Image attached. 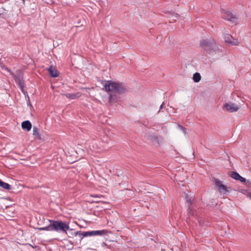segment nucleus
Wrapping results in <instances>:
<instances>
[{
  "label": "nucleus",
  "instance_id": "obj_1",
  "mask_svg": "<svg viewBox=\"0 0 251 251\" xmlns=\"http://www.w3.org/2000/svg\"><path fill=\"white\" fill-rule=\"evenodd\" d=\"M50 225L48 226L39 228L40 230L55 231L62 232L67 234V230L72 232L73 229H70L69 225L61 221L49 220Z\"/></svg>",
  "mask_w": 251,
  "mask_h": 251
},
{
  "label": "nucleus",
  "instance_id": "obj_2",
  "mask_svg": "<svg viewBox=\"0 0 251 251\" xmlns=\"http://www.w3.org/2000/svg\"><path fill=\"white\" fill-rule=\"evenodd\" d=\"M103 86V89L106 92H112L119 94L124 93L126 91V88L123 83L111 80L106 81Z\"/></svg>",
  "mask_w": 251,
  "mask_h": 251
},
{
  "label": "nucleus",
  "instance_id": "obj_3",
  "mask_svg": "<svg viewBox=\"0 0 251 251\" xmlns=\"http://www.w3.org/2000/svg\"><path fill=\"white\" fill-rule=\"evenodd\" d=\"M201 47L208 53L219 49L218 45L213 38H210L201 40L200 42Z\"/></svg>",
  "mask_w": 251,
  "mask_h": 251
},
{
  "label": "nucleus",
  "instance_id": "obj_4",
  "mask_svg": "<svg viewBox=\"0 0 251 251\" xmlns=\"http://www.w3.org/2000/svg\"><path fill=\"white\" fill-rule=\"evenodd\" d=\"M12 75L15 81L18 84L21 90L23 91L25 87V81L22 72L20 70H18L16 71L15 74H13Z\"/></svg>",
  "mask_w": 251,
  "mask_h": 251
},
{
  "label": "nucleus",
  "instance_id": "obj_5",
  "mask_svg": "<svg viewBox=\"0 0 251 251\" xmlns=\"http://www.w3.org/2000/svg\"><path fill=\"white\" fill-rule=\"evenodd\" d=\"M215 185L218 188L219 191L221 193H223L224 194H226L227 192H229V190L230 189V187H228L226 185L223 184L222 183V181L218 179L215 180Z\"/></svg>",
  "mask_w": 251,
  "mask_h": 251
},
{
  "label": "nucleus",
  "instance_id": "obj_6",
  "mask_svg": "<svg viewBox=\"0 0 251 251\" xmlns=\"http://www.w3.org/2000/svg\"><path fill=\"white\" fill-rule=\"evenodd\" d=\"M223 108L229 112H234L238 111L239 106L232 102L226 103L224 105Z\"/></svg>",
  "mask_w": 251,
  "mask_h": 251
},
{
  "label": "nucleus",
  "instance_id": "obj_7",
  "mask_svg": "<svg viewBox=\"0 0 251 251\" xmlns=\"http://www.w3.org/2000/svg\"><path fill=\"white\" fill-rule=\"evenodd\" d=\"M222 17L223 18L227 21H230L233 23L235 24L237 23V18L229 11L225 12L222 15Z\"/></svg>",
  "mask_w": 251,
  "mask_h": 251
},
{
  "label": "nucleus",
  "instance_id": "obj_8",
  "mask_svg": "<svg viewBox=\"0 0 251 251\" xmlns=\"http://www.w3.org/2000/svg\"><path fill=\"white\" fill-rule=\"evenodd\" d=\"M72 235L73 234V233H71ZM74 235L75 236H78L80 239H82L83 237L89 236H93V231H78L75 232L74 233Z\"/></svg>",
  "mask_w": 251,
  "mask_h": 251
},
{
  "label": "nucleus",
  "instance_id": "obj_9",
  "mask_svg": "<svg viewBox=\"0 0 251 251\" xmlns=\"http://www.w3.org/2000/svg\"><path fill=\"white\" fill-rule=\"evenodd\" d=\"M225 41L231 45H237L238 44L237 39H234L229 34H226L224 36Z\"/></svg>",
  "mask_w": 251,
  "mask_h": 251
},
{
  "label": "nucleus",
  "instance_id": "obj_10",
  "mask_svg": "<svg viewBox=\"0 0 251 251\" xmlns=\"http://www.w3.org/2000/svg\"><path fill=\"white\" fill-rule=\"evenodd\" d=\"M229 175L231 178H234L235 180H239L241 182L246 181V178L241 176L238 173L236 172H230Z\"/></svg>",
  "mask_w": 251,
  "mask_h": 251
},
{
  "label": "nucleus",
  "instance_id": "obj_11",
  "mask_svg": "<svg viewBox=\"0 0 251 251\" xmlns=\"http://www.w3.org/2000/svg\"><path fill=\"white\" fill-rule=\"evenodd\" d=\"M48 71L49 72L50 75L52 77H55L58 76L59 75V73L57 70L52 66H51L49 69H48Z\"/></svg>",
  "mask_w": 251,
  "mask_h": 251
},
{
  "label": "nucleus",
  "instance_id": "obj_12",
  "mask_svg": "<svg viewBox=\"0 0 251 251\" xmlns=\"http://www.w3.org/2000/svg\"><path fill=\"white\" fill-rule=\"evenodd\" d=\"M22 127L23 129H25L27 131H29L31 129L32 125L29 121H28V120L22 122Z\"/></svg>",
  "mask_w": 251,
  "mask_h": 251
},
{
  "label": "nucleus",
  "instance_id": "obj_13",
  "mask_svg": "<svg viewBox=\"0 0 251 251\" xmlns=\"http://www.w3.org/2000/svg\"><path fill=\"white\" fill-rule=\"evenodd\" d=\"M66 96L68 98L71 99H75L80 97L81 93L79 92H77L76 93H69L67 94Z\"/></svg>",
  "mask_w": 251,
  "mask_h": 251
},
{
  "label": "nucleus",
  "instance_id": "obj_14",
  "mask_svg": "<svg viewBox=\"0 0 251 251\" xmlns=\"http://www.w3.org/2000/svg\"><path fill=\"white\" fill-rule=\"evenodd\" d=\"M146 138L152 142H158V137L153 134H146Z\"/></svg>",
  "mask_w": 251,
  "mask_h": 251
},
{
  "label": "nucleus",
  "instance_id": "obj_15",
  "mask_svg": "<svg viewBox=\"0 0 251 251\" xmlns=\"http://www.w3.org/2000/svg\"><path fill=\"white\" fill-rule=\"evenodd\" d=\"M0 187L6 190H10L11 186L7 183L4 182L0 179Z\"/></svg>",
  "mask_w": 251,
  "mask_h": 251
},
{
  "label": "nucleus",
  "instance_id": "obj_16",
  "mask_svg": "<svg viewBox=\"0 0 251 251\" xmlns=\"http://www.w3.org/2000/svg\"><path fill=\"white\" fill-rule=\"evenodd\" d=\"M107 233V230L103 229L100 230H93V236L103 235Z\"/></svg>",
  "mask_w": 251,
  "mask_h": 251
},
{
  "label": "nucleus",
  "instance_id": "obj_17",
  "mask_svg": "<svg viewBox=\"0 0 251 251\" xmlns=\"http://www.w3.org/2000/svg\"><path fill=\"white\" fill-rule=\"evenodd\" d=\"M0 17L4 19H6L8 17L7 12L3 7L0 8Z\"/></svg>",
  "mask_w": 251,
  "mask_h": 251
},
{
  "label": "nucleus",
  "instance_id": "obj_18",
  "mask_svg": "<svg viewBox=\"0 0 251 251\" xmlns=\"http://www.w3.org/2000/svg\"><path fill=\"white\" fill-rule=\"evenodd\" d=\"M33 134L34 136H36L37 138V139L40 140L41 139V137L40 136V134L39 133V131L38 130V129L37 127L34 126L33 127Z\"/></svg>",
  "mask_w": 251,
  "mask_h": 251
},
{
  "label": "nucleus",
  "instance_id": "obj_19",
  "mask_svg": "<svg viewBox=\"0 0 251 251\" xmlns=\"http://www.w3.org/2000/svg\"><path fill=\"white\" fill-rule=\"evenodd\" d=\"M193 79L195 82H199L201 79V76L200 73H195L193 75Z\"/></svg>",
  "mask_w": 251,
  "mask_h": 251
},
{
  "label": "nucleus",
  "instance_id": "obj_20",
  "mask_svg": "<svg viewBox=\"0 0 251 251\" xmlns=\"http://www.w3.org/2000/svg\"><path fill=\"white\" fill-rule=\"evenodd\" d=\"M191 205V202L190 201L189 205H188V214L189 216L194 215V212L190 208Z\"/></svg>",
  "mask_w": 251,
  "mask_h": 251
},
{
  "label": "nucleus",
  "instance_id": "obj_21",
  "mask_svg": "<svg viewBox=\"0 0 251 251\" xmlns=\"http://www.w3.org/2000/svg\"><path fill=\"white\" fill-rule=\"evenodd\" d=\"M109 101L110 103L114 102L116 101L115 96L114 95H110Z\"/></svg>",
  "mask_w": 251,
  "mask_h": 251
},
{
  "label": "nucleus",
  "instance_id": "obj_22",
  "mask_svg": "<svg viewBox=\"0 0 251 251\" xmlns=\"http://www.w3.org/2000/svg\"><path fill=\"white\" fill-rule=\"evenodd\" d=\"M178 127H179V128L182 130L183 131V132L185 134L187 132H186V128L185 127H184V126L180 125H178Z\"/></svg>",
  "mask_w": 251,
  "mask_h": 251
},
{
  "label": "nucleus",
  "instance_id": "obj_23",
  "mask_svg": "<svg viewBox=\"0 0 251 251\" xmlns=\"http://www.w3.org/2000/svg\"><path fill=\"white\" fill-rule=\"evenodd\" d=\"M243 182L247 186L251 187V181L249 180H246V181Z\"/></svg>",
  "mask_w": 251,
  "mask_h": 251
},
{
  "label": "nucleus",
  "instance_id": "obj_24",
  "mask_svg": "<svg viewBox=\"0 0 251 251\" xmlns=\"http://www.w3.org/2000/svg\"><path fill=\"white\" fill-rule=\"evenodd\" d=\"M91 197H95V198H101L102 197V195H91Z\"/></svg>",
  "mask_w": 251,
  "mask_h": 251
},
{
  "label": "nucleus",
  "instance_id": "obj_25",
  "mask_svg": "<svg viewBox=\"0 0 251 251\" xmlns=\"http://www.w3.org/2000/svg\"><path fill=\"white\" fill-rule=\"evenodd\" d=\"M164 102H163L162 104L161 105L160 107V110L161 109H163L164 108Z\"/></svg>",
  "mask_w": 251,
  "mask_h": 251
},
{
  "label": "nucleus",
  "instance_id": "obj_26",
  "mask_svg": "<svg viewBox=\"0 0 251 251\" xmlns=\"http://www.w3.org/2000/svg\"><path fill=\"white\" fill-rule=\"evenodd\" d=\"M189 201V199L188 198H186V201Z\"/></svg>",
  "mask_w": 251,
  "mask_h": 251
},
{
  "label": "nucleus",
  "instance_id": "obj_27",
  "mask_svg": "<svg viewBox=\"0 0 251 251\" xmlns=\"http://www.w3.org/2000/svg\"><path fill=\"white\" fill-rule=\"evenodd\" d=\"M95 202H99V201H95Z\"/></svg>",
  "mask_w": 251,
  "mask_h": 251
}]
</instances>
